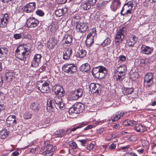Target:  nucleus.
Segmentation results:
<instances>
[{
  "label": "nucleus",
  "instance_id": "2",
  "mask_svg": "<svg viewBox=\"0 0 156 156\" xmlns=\"http://www.w3.org/2000/svg\"><path fill=\"white\" fill-rule=\"evenodd\" d=\"M53 79H48L46 81H40L37 82L36 88L43 93H48L50 91L49 84L51 81H53Z\"/></svg>",
  "mask_w": 156,
  "mask_h": 156
},
{
  "label": "nucleus",
  "instance_id": "21",
  "mask_svg": "<svg viewBox=\"0 0 156 156\" xmlns=\"http://www.w3.org/2000/svg\"><path fill=\"white\" fill-rule=\"evenodd\" d=\"M47 109L48 112H51L53 111L54 106H55L54 103L53 101L51 99H49L47 101Z\"/></svg>",
  "mask_w": 156,
  "mask_h": 156
},
{
  "label": "nucleus",
  "instance_id": "12",
  "mask_svg": "<svg viewBox=\"0 0 156 156\" xmlns=\"http://www.w3.org/2000/svg\"><path fill=\"white\" fill-rule=\"evenodd\" d=\"M101 85L98 83H91L90 86L89 88L91 91L92 93L98 94L101 92Z\"/></svg>",
  "mask_w": 156,
  "mask_h": 156
},
{
  "label": "nucleus",
  "instance_id": "41",
  "mask_svg": "<svg viewBox=\"0 0 156 156\" xmlns=\"http://www.w3.org/2000/svg\"><path fill=\"white\" fill-rule=\"evenodd\" d=\"M76 111H77V110L76 109L75 106V104H74L72 107L69 108V112L70 114L73 113L78 114V112H76Z\"/></svg>",
  "mask_w": 156,
  "mask_h": 156
},
{
  "label": "nucleus",
  "instance_id": "54",
  "mask_svg": "<svg viewBox=\"0 0 156 156\" xmlns=\"http://www.w3.org/2000/svg\"><path fill=\"white\" fill-rule=\"evenodd\" d=\"M116 146V144L114 143H112L109 146V149L112 150L115 149Z\"/></svg>",
  "mask_w": 156,
  "mask_h": 156
},
{
  "label": "nucleus",
  "instance_id": "10",
  "mask_svg": "<svg viewBox=\"0 0 156 156\" xmlns=\"http://www.w3.org/2000/svg\"><path fill=\"white\" fill-rule=\"evenodd\" d=\"M42 56L40 54H35L31 62V66L33 67H37L41 62Z\"/></svg>",
  "mask_w": 156,
  "mask_h": 156
},
{
  "label": "nucleus",
  "instance_id": "38",
  "mask_svg": "<svg viewBox=\"0 0 156 156\" xmlns=\"http://www.w3.org/2000/svg\"><path fill=\"white\" fill-rule=\"evenodd\" d=\"M65 11L63 8L59 9L55 11V14L57 16L60 17L62 16L65 13Z\"/></svg>",
  "mask_w": 156,
  "mask_h": 156
},
{
  "label": "nucleus",
  "instance_id": "43",
  "mask_svg": "<svg viewBox=\"0 0 156 156\" xmlns=\"http://www.w3.org/2000/svg\"><path fill=\"white\" fill-rule=\"evenodd\" d=\"M69 144L70 147L73 149H76L77 147L76 143L73 141H71L69 142Z\"/></svg>",
  "mask_w": 156,
  "mask_h": 156
},
{
  "label": "nucleus",
  "instance_id": "35",
  "mask_svg": "<svg viewBox=\"0 0 156 156\" xmlns=\"http://www.w3.org/2000/svg\"><path fill=\"white\" fill-rule=\"evenodd\" d=\"M86 53L87 52L85 50L81 49L78 52H77L76 55L77 57L83 58L85 56Z\"/></svg>",
  "mask_w": 156,
  "mask_h": 156
},
{
  "label": "nucleus",
  "instance_id": "19",
  "mask_svg": "<svg viewBox=\"0 0 156 156\" xmlns=\"http://www.w3.org/2000/svg\"><path fill=\"white\" fill-rule=\"evenodd\" d=\"M141 52L145 54L149 55L151 54L153 51V49L152 47L143 45L141 47Z\"/></svg>",
  "mask_w": 156,
  "mask_h": 156
},
{
  "label": "nucleus",
  "instance_id": "47",
  "mask_svg": "<svg viewBox=\"0 0 156 156\" xmlns=\"http://www.w3.org/2000/svg\"><path fill=\"white\" fill-rule=\"evenodd\" d=\"M36 13L37 15L40 16H43L44 14V12L42 11L40 9L37 10L36 11Z\"/></svg>",
  "mask_w": 156,
  "mask_h": 156
},
{
  "label": "nucleus",
  "instance_id": "49",
  "mask_svg": "<svg viewBox=\"0 0 156 156\" xmlns=\"http://www.w3.org/2000/svg\"><path fill=\"white\" fill-rule=\"evenodd\" d=\"M13 37L16 40L20 39L22 38V35L20 34H16L14 35Z\"/></svg>",
  "mask_w": 156,
  "mask_h": 156
},
{
  "label": "nucleus",
  "instance_id": "55",
  "mask_svg": "<svg viewBox=\"0 0 156 156\" xmlns=\"http://www.w3.org/2000/svg\"><path fill=\"white\" fill-rule=\"evenodd\" d=\"M119 60L122 61L124 62L126 61V56L122 55H121L119 57Z\"/></svg>",
  "mask_w": 156,
  "mask_h": 156
},
{
  "label": "nucleus",
  "instance_id": "5",
  "mask_svg": "<svg viewBox=\"0 0 156 156\" xmlns=\"http://www.w3.org/2000/svg\"><path fill=\"white\" fill-rule=\"evenodd\" d=\"M126 28L122 27L117 33L115 37V43L116 45H119L124 39L125 36Z\"/></svg>",
  "mask_w": 156,
  "mask_h": 156
},
{
  "label": "nucleus",
  "instance_id": "37",
  "mask_svg": "<svg viewBox=\"0 0 156 156\" xmlns=\"http://www.w3.org/2000/svg\"><path fill=\"white\" fill-rule=\"evenodd\" d=\"M134 91L133 88H124L122 91L123 93L125 95L130 94L132 93Z\"/></svg>",
  "mask_w": 156,
  "mask_h": 156
},
{
  "label": "nucleus",
  "instance_id": "33",
  "mask_svg": "<svg viewBox=\"0 0 156 156\" xmlns=\"http://www.w3.org/2000/svg\"><path fill=\"white\" fill-rule=\"evenodd\" d=\"M88 123L89 122H85L80 123L77 126L71 129L70 131V133H71L72 132L74 131H76L77 129L81 128L83 127L84 126L87 125Z\"/></svg>",
  "mask_w": 156,
  "mask_h": 156
},
{
  "label": "nucleus",
  "instance_id": "46",
  "mask_svg": "<svg viewBox=\"0 0 156 156\" xmlns=\"http://www.w3.org/2000/svg\"><path fill=\"white\" fill-rule=\"evenodd\" d=\"M23 118L25 119H30L31 117V114L29 113L25 112L23 114Z\"/></svg>",
  "mask_w": 156,
  "mask_h": 156
},
{
  "label": "nucleus",
  "instance_id": "25",
  "mask_svg": "<svg viewBox=\"0 0 156 156\" xmlns=\"http://www.w3.org/2000/svg\"><path fill=\"white\" fill-rule=\"evenodd\" d=\"M77 111L76 112L78 113L83 112L84 108V105L81 103H76L75 104Z\"/></svg>",
  "mask_w": 156,
  "mask_h": 156
},
{
  "label": "nucleus",
  "instance_id": "53",
  "mask_svg": "<svg viewBox=\"0 0 156 156\" xmlns=\"http://www.w3.org/2000/svg\"><path fill=\"white\" fill-rule=\"evenodd\" d=\"M94 147V145L91 143L89 144L87 147V149L89 150H91Z\"/></svg>",
  "mask_w": 156,
  "mask_h": 156
},
{
  "label": "nucleus",
  "instance_id": "24",
  "mask_svg": "<svg viewBox=\"0 0 156 156\" xmlns=\"http://www.w3.org/2000/svg\"><path fill=\"white\" fill-rule=\"evenodd\" d=\"M134 129L137 132H143L146 130V128L140 124H136Z\"/></svg>",
  "mask_w": 156,
  "mask_h": 156
},
{
  "label": "nucleus",
  "instance_id": "26",
  "mask_svg": "<svg viewBox=\"0 0 156 156\" xmlns=\"http://www.w3.org/2000/svg\"><path fill=\"white\" fill-rule=\"evenodd\" d=\"M81 8L84 10H87L90 9L91 6L88 1H86L81 3Z\"/></svg>",
  "mask_w": 156,
  "mask_h": 156
},
{
  "label": "nucleus",
  "instance_id": "42",
  "mask_svg": "<svg viewBox=\"0 0 156 156\" xmlns=\"http://www.w3.org/2000/svg\"><path fill=\"white\" fill-rule=\"evenodd\" d=\"M125 74L119 73L118 74L117 77H116L117 80L121 81L125 78Z\"/></svg>",
  "mask_w": 156,
  "mask_h": 156
},
{
  "label": "nucleus",
  "instance_id": "59",
  "mask_svg": "<svg viewBox=\"0 0 156 156\" xmlns=\"http://www.w3.org/2000/svg\"><path fill=\"white\" fill-rule=\"evenodd\" d=\"M5 108V106L2 102H0V112Z\"/></svg>",
  "mask_w": 156,
  "mask_h": 156
},
{
  "label": "nucleus",
  "instance_id": "18",
  "mask_svg": "<svg viewBox=\"0 0 156 156\" xmlns=\"http://www.w3.org/2000/svg\"><path fill=\"white\" fill-rule=\"evenodd\" d=\"M9 19L8 14L7 13L4 14L3 17L0 19V27H6L7 25Z\"/></svg>",
  "mask_w": 156,
  "mask_h": 156
},
{
  "label": "nucleus",
  "instance_id": "7",
  "mask_svg": "<svg viewBox=\"0 0 156 156\" xmlns=\"http://www.w3.org/2000/svg\"><path fill=\"white\" fill-rule=\"evenodd\" d=\"M62 69L64 72L71 75L77 71V67L74 64H66L62 66Z\"/></svg>",
  "mask_w": 156,
  "mask_h": 156
},
{
  "label": "nucleus",
  "instance_id": "6",
  "mask_svg": "<svg viewBox=\"0 0 156 156\" xmlns=\"http://www.w3.org/2000/svg\"><path fill=\"white\" fill-rule=\"evenodd\" d=\"M153 75L151 73H147L144 77V85L146 88H149L153 84Z\"/></svg>",
  "mask_w": 156,
  "mask_h": 156
},
{
  "label": "nucleus",
  "instance_id": "1",
  "mask_svg": "<svg viewBox=\"0 0 156 156\" xmlns=\"http://www.w3.org/2000/svg\"><path fill=\"white\" fill-rule=\"evenodd\" d=\"M30 48L27 44L20 45L15 51L16 57L19 59L25 61L30 57Z\"/></svg>",
  "mask_w": 156,
  "mask_h": 156
},
{
  "label": "nucleus",
  "instance_id": "4",
  "mask_svg": "<svg viewBox=\"0 0 156 156\" xmlns=\"http://www.w3.org/2000/svg\"><path fill=\"white\" fill-rule=\"evenodd\" d=\"M133 4L131 1L125 4L121 11V15L127 16L129 14H132L133 11Z\"/></svg>",
  "mask_w": 156,
  "mask_h": 156
},
{
  "label": "nucleus",
  "instance_id": "15",
  "mask_svg": "<svg viewBox=\"0 0 156 156\" xmlns=\"http://www.w3.org/2000/svg\"><path fill=\"white\" fill-rule=\"evenodd\" d=\"M62 97L58 96H55L54 98V101L61 110H64L65 108V106Z\"/></svg>",
  "mask_w": 156,
  "mask_h": 156
},
{
  "label": "nucleus",
  "instance_id": "28",
  "mask_svg": "<svg viewBox=\"0 0 156 156\" xmlns=\"http://www.w3.org/2000/svg\"><path fill=\"white\" fill-rule=\"evenodd\" d=\"M51 39V41L47 44L48 47L50 49L54 48L57 45V41L55 38H52Z\"/></svg>",
  "mask_w": 156,
  "mask_h": 156
},
{
  "label": "nucleus",
  "instance_id": "8",
  "mask_svg": "<svg viewBox=\"0 0 156 156\" xmlns=\"http://www.w3.org/2000/svg\"><path fill=\"white\" fill-rule=\"evenodd\" d=\"M53 147L51 144L43 147L41 150V154L45 156H51L53 154Z\"/></svg>",
  "mask_w": 156,
  "mask_h": 156
},
{
  "label": "nucleus",
  "instance_id": "22",
  "mask_svg": "<svg viewBox=\"0 0 156 156\" xmlns=\"http://www.w3.org/2000/svg\"><path fill=\"white\" fill-rule=\"evenodd\" d=\"M40 105L37 102H32L31 103L30 108V109L34 112H37L39 109Z\"/></svg>",
  "mask_w": 156,
  "mask_h": 156
},
{
  "label": "nucleus",
  "instance_id": "57",
  "mask_svg": "<svg viewBox=\"0 0 156 156\" xmlns=\"http://www.w3.org/2000/svg\"><path fill=\"white\" fill-rule=\"evenodd\" d=\"M113 128L115 129H119L120 128V126L119 124H115L113 126Z\"/></svg>",
  "mask_w": 156,
  "mask_h": 156
},
{
  "label": "nucleus",
  "instance_id": "9",
  "mask_svg": "<svg viewBox=\"0 0 156 156\" xmlns=\"http://www.w3.org/2000/svg\"><path fill=\"white\" fill-rule=\"evenodd\" d=\"M96 34V30L94 29L92 32L87 34L85 42L86 44L87 47H90L94 43L93 38Z\"/></svg>",
  "mask_w": 156,
  "mask_h": 156
},
{
  "label": "nucleus",
  "instance_id": "56",
  "mask_svg": "<svg viewBox=\"0 0 156 156\" xmlns=\"http://www.w3.org/2000/svg\"><path fill=\"white\" fill-rule=\"evenodd\" d=\"M96 125L94 126V125H88L86 127H85L84 128V130H87L88 129H90L91 128H92L93 126H95Z\"/></svg>",
  "mask_w": 156,
  "mask_h": 156
},
{
  "label": "nucleus",
  "instance_id": "20",
  "mask_svg": "<svg viewBox=\"0 0 156 156\" xmlns=\"http://www.w3.org/2000/svg\"><path fill=\"white\" fill-rule=\"evenodd\" d=\"M16 116L13 115H9L7 119L6 123L9 126H12L16 123Z\"/></svg>",
  "mask_w": 156,
  "mask_h": 156
},
{
  "label": "nucleus",
  "instance_id": "64",
  "mask_svg": "<svg viewBox=\"0 0 156 156\" xmlns=\"http://www.w3.org/2000/svg\"><path fill=\"white\" fill-rule=\"evenodd\" d=\"M143 143L144 144L145 146H147L149 144V142L147 140H144L142 141Z\"/></svg>",
  "mask_w": 156,
  "mask_h": 156
},
{
  "label": "nucleus",
  "instance_id": "11",
  "mask_svg": "<svg viewBox=\"0 0 156 156\" xmlns=\"http://www.w3.org/2000/svg\"><path fill=\"white\" fill-rule=\"evenodd\" d=\"M88 24L84 22H80L77 23L76 25L77 31L83 33L85 32L88 28Z\"/></svg>",
  "mask_w": 156,
  "mask_h": 156
},
{
  "label": "nucleus",
  "instance_id": "58",
  "mask_svg": "<svg viewBox=\"0 0 156 156\" xmlns=\"http://www.w3.org/2000/svg\"><path fill=\"white\" fill-rule=\"evenodd\" d=\"M133 76H134L135 78L133 79V80H135L136 78H137L138 77V73L136 72H135V73H133V74H131V76L133 78Z\"/></svg>",
  "mask_w": 156,
  "mask_h": 156
},
{
  "label": "nucleus",
  "instance_id": "45",
  "mask_svg": "<svg viewBox=\"0 0 156 156\" xmlns=\"http://www.w3.org/2000/svg\"><path fill=\"white\" fill-rule=\"evenodd\" d=\"M119 115L118 113H116L115 114L113 115V117L112 118V121H115L118 120L119 119Z\"/></svg>",
  "mask_w": 156,
  "mask_h": 156
},
{
  "label": "nucleus",
  "instance_id": "14",
  "mask_svg": "<svg viewBox=\"0 0 156 156\" xmlns=\"http://www.w3.org/2000/svg\"><path fill=\"white\" fill-rule=\"evenodd\" d=\"M137 40V37L135 35H130L126 41V45L129 47H132L136 43Z\"/></svg>",
  "mask_w": 156,
  "mask_h": 156
},
{
  "label": "nucleus",
  "instance_id": "62",
  "mask_svg": "<svg viewBox=\"0 0 156 156\" xmlns=\"http://www.w3.org/2000/svg\"><path fill=\"white\" fill-rule=\"evenodd\" d=\"M19 154L18 152L16 151L12 153V154L13 156H18Z\"/></svg>",
  "mask_w": 156,
  "mask_h": 156
},
{
  "label": "nucleus",
  "instance_id": "52",
  "mask_svg": "<svg viewBox=\"0 0 156 156\" xmlns=\"http://www.w3.org/2000/svg\"><path fill=\"white\" fill-rule=\"evenodd\" d=\"M77 95H78V94L77 92L76 91L75 92V94H74L72 97L73 99L74 100H77L79 98H80V96H78Z\"/></svg>",
  "mask_w": 156,
  "mask_h": 156
},
{
  "label": "nucleus",
  "instance_id": "34",
  "mask_svg": "<svg viewBox=\"0 0 156 156\" xmlns=\"http://www.w3.org/2000/svg\"><path fill=\"white\" fill-rule=\"evenodd\" d=\"M15 74L12 72H8L5 74L6 79L9 81H12L14 77Z\"/></svg>",
  "mask_w": 156,
  "mask_h": 156
},
{
  "label": "nucleus",
  "instance_id": "16",
  "mask_svg": "<svg viewBox=\"0 0 156 156\" xmlns=\"http://www.w3.org/2000/svg\"><path fill=\"white\" fill-rule=\"evenodd\" d=\"M53 88L55 93L58 96L62 97L65 95V92L61 86L59 85H56Z\"/></svg>",
  "mask_w": 156,
  "mask_h": 156
},
{
  "label": "nucleus",
  "instance_id": "30",
  "mask_svg": "<svg viewBox=\"0 0 156 156\" xmlns=\"http://www.w3.org/2000/svg\"><path fill=\"white\" fill-rule=\"evenodd\" d=\"M80 70L82 72H87L90 69V65L87 63L82 65L80 68Z\"/></svg>",
  "mask_w": 156,
  "mask_h": 156
},
{
  "label": "nucleus",
  "instance_id": "31",
  "mask_svg": "<svg viewBox=\"0 0 156 156\" xmlns=\"http://www.w3.org/2000/svg\"><path fill=\"white\" fill-rule=\"evenodd\" d=\"M9 133V131L6 129L2 130L0 132V138L4 139L8 136Z\"/></svg>",
  "mask_w": 156,
  "mask_h": 156
},
{
  "label": "nucleus",
  "instance_id": "60",
  "mask_svg": "<svg viewBox=\"0 0 156 156\" xmlns=\"http://www.w3.org/2000/svg\"><path fill=\"white\" fill-rule=\"evenodd\" d=\"M104 131V129L103 128H101L100 129H97L96 131V133H98L100 134L102 133Z\"/></svg>",
  "mask_w": 156,
  "mask_h": 156
},
{
  "label": "nucleus",
  "instance_id": "36",
  "mask_svg": "<svg viewBox=\"0 0 156 156\" xmlns=\"http://www.w3.org/2000/svg\"><path fill=\"white\" fill-rule=\"evenodd\" d=\"M8 49L5 47H1L0 48V58L4 57L7 54Z\"/></svg>",
  "mask_w": 156,
  "mask_h": 156
},
{
  "label": "nucleus",
  "instance_id": "40",
  "mask_svg": "<svg viewBox=\"0 0 156 156\" xmlns=\"http://www.w3.org/2000/svg\"><path fill=\"white\" fill-rule=\"evenodd\" d=\"M111 42V40L108 37H107L101 43V45L105 47L109 45Z\"/></svg>",
  "mask_w": 156,
  "mask_h": 156
},
{
  "label": "nucleus",
  "instance_id": "50",
  "mask_svg": "<svg viewBox=\"0 0 156 156\" xmlns=\"http://www.w3.org/2000/svg\"><path fill=\"white\" fill-rule=\"evenodd\" d=\"M76 92H77L78 96L81 97L83 95V90L79 88L77 90Z\"/></svg>",
  "mask_w": 156,
  "mask_h": 156
},
{
  "label": "nucleus",
  "instance_id": "17",
  "mask_svg": "<svg viewBox=\"0 0 156 156\" xmlns=\"http://www.w3.org/2000/svg\"><path fill=\"white\" fill-rule=\"evenodd\" d=\"M36 8L35 2H30L27 4L24 7V11L26 13L33 12Z\"/></svg>",
  "mask_w": 156,
  "mask_h": 156
},
{
  "label": "nucleus",
  "instance_id": "13",
  "mask_svg": "<svg viewBox=\"0 0 156 156\" xmlns=\"http://www.w3.org/2000/svg\"><path fill=\"white\" fill-rule=\"evenodd\" d=\"M39 21L34 18H31L27 20L26 22L27 27L29 28H33L37 27Z\"/></svg>",
  "mask_w": 156,
  "mask_h": 156
},
{
  "label": "nucleus",
  "instance_id": "27",
  "mask_svg": "<svg viewBox=\"0 0 156 156\" xmlns=\"http://www.w3.org/2000/svg\"><path fill=\"white\" fill-rule=\"evenodd\" d=\"M121 3L119 0H114L112 4L111 5V9L114 11H115L118 7L120 5Z\"/></svg>",
  "mask_w": 156,
  "mask_h": 156
},
{
  "label": "nucleus",
  "instance_id": "44",
  "mask_svg": "<svg viewBox=\"0 0 156 156\" xmlns=\"http://www.w3.org/2000/svg\"><path fill=\"white\" fill-rule=\"evenodd\" d=\"M135 123L136 122L132 120H128L127 121H125L124 123H125V125H126L132 126L134 124H135Z\"/></svg>",
  "mask_w": 156,
  "mask_h": 156
},
{
  "label": "nucleus",
  "instance_id": "51",
  "mask_svg": "<svg viewBox=\"0 0 156 156\" xmlns=\"http://www.w3.org/2000/svg\"><path fill=\"white\" fill-rule=\"evenodd\" d=\"M97 1V0H89L87 1H88L91 7H93L96 3Z\"/></svg>",
  "mask_w": 156,
  "mask_h": 156
},
{
  "label": "nucleus",
  "instance_id": "3",
  "mask_svg": "<svg viewBox=\"0 0 156 156\" xmlns=\"http://www.w3.org/2000/svg\"><path fill=\"white\" fill-rule=\"evenodd\" d=\"M107 72V69L105 67L99 66L93 69L92 73L93 76L96 78H103Z\"/></svg>",
  "mask_w": 156,
  "mask_h": 156
},
{
  "label": "nucleus",
  "instance_id": "48",
  "mask_svg": "<svg viewBox=\"0 0 156 156\" xmlns=\"http://www.w3.org/2000/svg\"><path fill=\"white\" fill-rule=\"evenodd\" d=\"M119 114V119L123 116H126L127 113L124 112H123L119 111L117 112Z\"/></svg>",
  "mask_w": 156,
  "mask_h": 156
},
{
  "label": "nucleus",
  "instance_id": "32",
  "mask_svg": "<svg viewBox=\"0 0 156 156\" xmlns=\"http://www.w3.org/2000/svg\"><path fill=\"white\" fill-rule=\"evenodd\" d=\"M126 69L127 67L126 66L124 65H123L120 66L118 67L117 69V70L119 73L125 74V73L126 71Z\"/></svg>",
  "mask_w": 156,
  "mask_h": 156
},
{
  "label": "nucleus",
  "instance_id": "29",
  "mask_svg": "<svg viewBox=\"0 0 156 156\" xmlns=\"http://www.w3.org/2000/svg\"><path fill=\"white\" fill-rule=\"evenodd\" d=\"M69 130L68 129H67L66 130L63 129L58 130L55 132V135H58L60 137H62L66 134Z\"/></svg>",
  "mask_w": 156,
  "mask_h": 156
},
{
  "label": "nucleus",
  "instance_id": "23",
  "mask_svg": "<svg viewBox=\"0 0 156 156\" xmlns=\"http://www.w3.org/2000/svg\"><path fill=\"white\" fill-rule=\"evenodd\" d=\"M72 53L71 48H69L63 52V59L65 60L68 59Z\"/></svg>",
  "mask_w": 156,
  "mask_h": 156
},
{
  "label": "nucleus",
  "instance_id": "63",
  "mask_svg": "<svg viewBox=\"0 0 156 156\" xmlns=\"http://www.w3.org/2000/svg\"><path fill=\"white\" fill-rule=\"evenodd\" d=\"M80 142L83 145H84L87 142V140H80Z\"/></svg>",
  "mask_w": 156,
  "mask_h": 156
},
{
  "label": "nucleus",
  "instance_id": "39",
  "mask_svg": "<svg viewBox=\"0 0 156 156\" xmlns=\"http://www.w3.org/2000/svg\"><path fill=\"white\" fill-rule=\"evenodd\" d=\"M64 41L66 44H70L72 41V36L70 35L65 36Z\"/></svg>",
  "mask_w": 156,
  "mask_h": 156
},
{
  "label": "nucleus",
  "instance_id": "61",
  "mask_svg": "<svg viewBox=\"0 0 156 156\" xmlns=\"http://www.w3.org/2000/svg\"><path fill=\"white\" fill-rule=\"evenodd\" d=\"M70 1L73 2L75 4H79L82 1V0H70Z\"/></svg>",
  "mask_w": 156,
  "mask_h": 156
}]
</instances>
